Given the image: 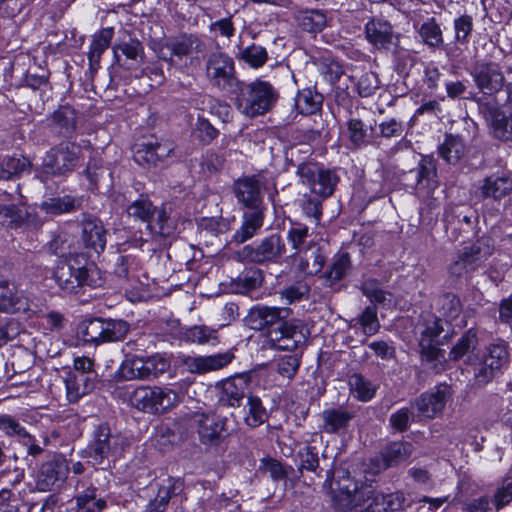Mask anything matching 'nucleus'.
<instances>
[{
    "label": "nucleus",
    "mask_w": 512,
    "mask_h": 512,
    "mask_svg": "<svg viewBox=\"0 0 512 512\" xmlns=\"http://www.w3.org/2000/svg\"><path fill=\"white\" fill-rule=\"evenodd\" d=\"M296 21L301 29L309 33L321 32L327 25L325 13L316 9L299 11Z\"/></svg>",
    "instance_id": "nucleus-44"
},
{
    "label": "nucleus",
    "mask_w": 512,
    "mask_h": 512,
    "mask_svg": "<svg viewBox=\"0 0 512 512\" xmlns=\"http://www.w3.org/2000/svg\"><path fill=\"white\" fill-rule=\"evenodd\" d=\"M478 343L477 331L473 328L467 330L452 347L449 352V359L457 361L464 357L469 351L474 350Z\"/></svg>",
    "instance_id": "nucleus-49"
},
{
    "label": "nucleus",
    "mask_w": 512,
    "mask_h": 512,
    "mask_svg": "<svg viewBox=\"0 0 512 512\" xmlns=\"http://www.w3.org/2000/svg\"><path fill=\"white\" fill-rule=\"evenodd\" d=\"M154 51L160 60L182 72H187L190 66L200 63L205 52V44L194 35H183L157 44Z\"/></svg>",
    "instance_id": "nucleus-3"
},
{
    "label": "nucleus",
    "mask_w": 512,
    "mask_h": 512,
    "mask_svg": "<svg viewBox=\"0 0 512 512\" xmlns=\"http://www.w3.org/2000/svg\"><path fill=\"white\" fill-rule=\"evenodd\" d=\"M53 121L66 132H71L76 126L75 110L70 106H61L53 113Z\"/></svg>",
    "instance_id": "nucleus-62"
},
{
    "label": "nucleus",
    "mask_w": 512,
    "mask_h": 512,
    "mask_svg": "<svg viewBox=\"0 0 512 512\" xmlns=\"http://www.w3.org/2000/svg\"><path fill=\"white\" fill-rule=\"evenodd\" d=\"M114 57L117 62L126 69H134L144 62L145 52L143 44L130 35L123 32L122 37L113 46Z\"/></svg>",
    "instance_id": "nucleus-21"
},
{
    "label": "nucleus",
    "mask_w": 512,
    "mask_h": 512,
    "mask_svg": "<svg viewBox=\"0 0 512 512\" xmlns=\"http://www.w3.org/2000/svg\"><path fill=\"white\" fill-rule=\"evenodd\" d=\"M75 504V512H102L107 507L106 500L94 487L78 492Z\"/></svg>",
    "instance_id": "nucleus-42"
},
{
    "label": "nucleus",
    "mask_w": 512,
    "mask_h": 512,
    "mask_svg": "<svg viewBox=\"0 0 512 512\" xmlns=\"http://www.w3.org/2000/svg\"><path fill=\"white\" fill-rule=\"evenodd\" d=\"M478 104L493 137L503 142L512 141V117L507 116L492 98H479Z\"/></svg>",
    "instance_id": "nucleus-16"
},
{
    "label": "nucleus",
    "mask_w": 512,
    "mask_h": 512,
    "mask_svg": "<svg viewBox=\"0 0 512 512\" xmlns=\"http://www.w3.org/2000/svg\"><path fill=\"white\" fill-rule=\"evenodd\" d=\"M240 58L253 68L262 67L267 59V50L256 44H251L240 51Z\"/></svg>",
    "instance_id": "nucleus-58"
},
{
    "label": "nucleus",
    "mask_w": 512,
    "mask_h": 512,
    "mask_svg": "<svg viewBox=\"0 0 512 512\" xmlns=\"http://www.w3.org/2000/svg\"><path fill=\"white\" fill-rule=\"evenodd\" d=\"M127 213L129 216L148 224L156 213V208L149 199L141 197L128 206Z\"/></svg>",
    "instance_id": "nucleus-56"
},
{
    "label": "nucleus",
    "mask_w": 512,
    "mask_h": 512,
    "mask_svg": "<svg viewBox=\"0 0 512 512\" xmlns=\"http://www.w3.org/2000/svg\"><path fill=\"white\" fill-rule=\"evenodd\" d=\"M413 446L409 442H393L389 444L381 453L372 459V470L378 473L399 463L406 461L412 454Z\"/></svg>",
    "instance_id": "nucleus-25"
},
{
    "label": "nucleus",
    "mask_w": 512,
    "mask_h": 512,
    "mask_svg": "<svg viewBox=\"0 0 512 512\" xmlns=\"http://www.w3.org/2000/svg\"><path fill=\"white\" fill-rule=\"evenodd\" d=\"M82 160V148L73 141H63L47 151L43 166L47 173L54 176H66Z\"/></svg>",
    "instance_id": "nucleus-7"
},
{
    "label": "nucleus",
    "mask_w": 512,
    "mask_h": 512,
    "mask_svg": "<svg viewBox=\"0 0 512 512\" xmlns=\"http://www.w3.org/2000/svg\"><path fill=\"white\" fill-rule=\"evenodd\" d=\"M31 161L24 156L5 155L0 158V180L8 181L31 173Z\"/></svg>",
    "instance_id": "nucleus-32"
},
{
    "label": "nucleus",
    "mask_w": 512,
    "mask_h": 512,
    "mask_svg": "<svg viewBox=\"0 0 512 512\" xmlns=\"http://www.w3.org/2000/svg\"><path fill=\"white\" fill-rule=\"evenodd\" d=\"M351 268L350 256L347 252L338 253L334 256L330 268L325 272V277L330 284L340 281Z\"/></svg>",
    "instance_id": "nucleus-50"
},
{
    "label": "nucleus",
    "mask_w": 512,
    "mask_h": 512,
    "mask_svg": "<svg viewBox=\"0 0 512 512\" xmlns=\"http://www.w3.org/2000/svg\"><path fill=\"white\" fill-rule=\"evenodd\" d=\"M349 385L352 394L362 402L370 401L376 392V387L360 374L352 375Z\"/></svg>",
    "instance_id": "nucleus-51"
},
{
    "label": "nucleus",
    "mask_w": 512,
    "mask_h": 512,
    "mask_svg": "<svg viewBox=\"0 0 512 512\" xmlns=\"http://www.w3.org/2000/svg\"><path fill=\"white\" fill-rule=\"evenodd\" d=\"M103 324V343L119 341L123 339L129 331V325L123 320L102 319Z\"/></svg>",
    "instance_id": "nucleus-53"
},
{
    "label": "nucleus",
    "mask_w": 512,
    "mask_h": 512,
    "mask_svg": "<svg viewBox=\"0 0 512 512\" xmlns=\"http://www.w3.org/2000/svg\"><path fill=\"white\" fill-rule=\"evenodd\" d=\"M300 365L301 357L297 354L282 356L275 360L277 373L288 381H291L295 377Z\"/></svg>",
    "instance_id": "nucleus-54"
},
{
    "label": "nucleus",
    "mask_w": 512,
    "mask_h": 512,
    "mask_svg": "<svg viewBox=\"0 0 512 512\" xmlns=\"http://www.w3.org/2000/svg\"><path fill=\"white\" fill-rule=\"evenodd\" d=\"M128 445V440L121 433H112L106 423L95 426L87 453L95 465H101L110 458L119 456Z\"/></svg>",
    "instance_id": "nucleus-6"
},
{
    "label": "nucleus",
    "mask_w": 512,
    "mask_h": 512,
    "mask_svg": "<svg viewBox=\"0 0 512 512\" xmlns=\"http://www.w3.org/2000/svg\"><path fill=\"white\" fill-rule=\"evenodd\" d=\"M450 397V387L447 384H439L417 397L412 407L417 410L418 418L432 420L442 414Z\"/></svg>",
    "instance_id": "nucleus-17"
},
{
    "label": "nucleus",
    "mask_w": 512,
    "mask_h": 512,
    "mask_svg": "<svg viewBox=\"0 0 512 512\" xmlns=\"http://www.w3.org/2000/svg\"><path fill=\"white\" fill-rule=\"evenodd\" d=\"M263 219L261 209H252V211L244 213L242 224L233 234L232 242L242 244L254 237L263 226Z\"/></svg>",
    "instance_id": "nucleus-34"
},
{
    "label": "nucleus",
    "mask_w": 512,
    "mask_h": 512,
    "mask_svg": "<svg viewBox=\"0 0 512 512\" xmlns=\"http://www.w3.org/2000/svg\"><path fill=\"white\" fill-rule=\"evenodd\" d=\"M182 489L183 482L181 479L173 477L162 479L158 484L156 497L147 504L145 512H165L169 500L178 495Z\"/></svg>",
    "instance_id": "nucleus-29"
},
{
    "label": "nucleus",
    "mask_w": 512,
    "mask_h": 512,
    "mask_svg": "<svg viewBox=\"0 0 512 512\" xmlns=\"http://www.w3.org/2000/svg\"><path fill=\"white\" fill-rule=\"evenodd\" d=\"M147 228L157 236L167 237L173 232L172 222L169 220L165 210H159L157 212L156 220L149 222Z\"/></svg>",
    "instance_id": "nucleus-64"
},
{
    "label": "nucleus",
    "mask_w": 512,
    "mask_h": 512,
    "mask_svg": "<svg viewBox=\"0 0 512 512\" xmlns=\"http://www.w3.org/2000/svg\"><path fill=\"white\" fill-rule=\"evenodd\" d=\"M65 384L67 399L71 403L77 402L95 386L94 378L85 373H70L65 380Z\"/></svg>",
    "instance_id": "nucleus-37"
},
{
    "label": "nucleus",
    "mask_w": 512,
    "mask_h": 512,
    "mask_svg": "<svg viewBox=\"0 0 512 512\" xmlns=\"http://www.w3.org/2000/svg\"><path fill=\"white\" fill-rule=\"evenodd\" d=\"M232 358L233 355L230 353L187 357L184 365L190 373L205 374L222 369L232 361Z\"/></svg>",
    "instance_id": "nucleus-28"
},
{
    "label": "nucleus",
    "mask_w": 512,
    "mask_h": 512,
    "mask_svg": "<svg viewBox=\"0 0 512 512\" xmlns=\"http://www.w3.org/2000/svg\"><path fill=\"white\" fill-rule=\"evenodd\" d=\"M298 259V269L306 275L319 273L325 264V255L322 249L316 244H311L302 251L300 255L294 256Z\"/></svg>",
    "instance_id": "nucleus-33"
},
{
    "label": "nucleus",
    "mask_w": 512,
    "mask_h": 512,
    "mask_svg": "<svg viewBox=\"0 0 512 512\" xmlns=\"http://www.w3.org/2000/svg\"><path fill=\"white\" fill-rule=\"evenodd\" d=\"M324 97L315 88L307 87L300 90L295 98V105L299 113L312 115L321 110Z\"/></svg>",
    "instance_id": "nucleus-41"
},
{
    "label": "nucleus",
    "mask_w": 512,
    "mask_h": 512,
    "mask_svg": "<svg viewBox=\"0 0 512 512\" xmlns=\"http://www.w3.org/2000/svg\"><path fill=\"white\" fill-rule=\"evenodd\" d=\"M286 253V245L279 234H271L259 242L243 246L236 253L238 260L263 264L277 263Z\"/></svg>",
    "instance_id": "nucleus-9"
},
{
    "label": "nucleus",
    "mask_w": 512,
    "mask_h": 512,
    "mask_svg": "<svg viewBox=\"0 0 512 512\" xmlns=\"http://www.w3.org/2000/svg\"><path fill=\"white\" fill-rule=\"evenodd\" d=\"M113 35V28L107 27L101 29L93 36L88 51L90 69L97 70L99 68L102 54L109 48Z\"/></svg>",
    "instance_id": "nucleus-38"
},
{
    "label": "nucleus",
    "mask_w": 512,
    "mask_h": 512,
    "mask_svg": "<svg viewBox=\"0 0 512 512\" xmlns=\"http://www.w3.org/2000/svg\"><path fill=\"white\" fill-rule=\"evenodd\" d=\"M232 93H235V108L247 118L265 115L272 110L279 98L277 89L263 80L240 82Z\"/></svg>",
    "instance_id": "nucleus-2"
},
{
    "label": "nucleus",
    "mask_w": 512,
    "mask_h": 512,
    "mask_svg": "<svg viewBox=\"0 0 512 512\" xmlns=\"http://www.w3.org/2000/svg\"><path fill=\"white\" fill-rule=\"evenodd\" d=\"M95 274L97 272L81 263L79 257H69L57 265L54 278L62 291L76 294L84 286L95 287L98 285L94 278Z\"/></svg>",
    "instance_id": "nucleus-5"
},
{
    "label": "nucleus",
    "mask_w": 512,
    "mask_h": 512,
    "mask_svg": "<svg viewBox=\"0 0 512 512\" xmlns=\"http://www.w3.org/2000/svg\"><path fill=\"white\" fill-rule=\"evenodd\" d=\"M291 314V309L288 307H276L266 305L253 306L245 320L249 328L255 331H262L271 327L280 321L287 319Z\"/></svg>",
    "instance_id": "nucleus-22"
},
{
    "label": "nucleus",
    "mask_w": 512,
    "mask_h": 512,
    "mask_svg": "<svg viewBox=\"0 0 512 512\" xmlns=\"http://www.w3.org/2000/svg\"><path fill=\"white\" fill-rule=\"evenodd\" d=\"M249 386L247 375L228 378L221 383L219 401L229 407H239Z\"/></svg>",
    "instance_id": "nucleus-26"
},
{
    "label": "nucleus",
    "mask_w": 512,
    "mask_h": 512,
    "mask_svg": "<svg viewBox=\"0 0 512 512\" xmlns=\"http://www.w3.org/2000/svg\"><path fill=\"white\" fill-rule=\"evenodd\" d=\"M510 358L509 344L504 340L490 343L475 366V379L479 384H487L497 373L508 365Z\"/></svg>",
    "instance_id": "nucleus-10"
},
{
    "label": "nucleus",
    "mask_w": 512,
    "mask_h": 512,
    "mask_svg": "<svg viewBox=\"0 0 512 512\" xmlns=\"http://www.w3.org/2000/svg\"><path fill=\"white\" fill-rule=\"evenodd\" d=\"M455 40L459 43H467L473 30V18L463 14L454 19Z\"/></svg>",
    "instance_id": "nucleus-60"
},
{
    "label": "nucleus",
    "mask_w": 512,
    "mask_h": 512,
    "mask_svg": "<svg viewBox=\"0 0 512 512\" xmlns=\"http://www.w3.org/2000/svg\"><path fill=\"white\" fill-rule=\"evenodd\" d=\"M0 311L4 313H36L29 298L24 291L18 289L16 284L0 276Z\"/></svg>",
    "instance_id": "nucleus-19"
},
{
    "label": "nucleus",
    "mask_w": 512,
    "mask_h": 512,
    "mask_svg": "<svg viewBox=\"0 0 512 512\" xmlns=\"http://www.w3.org/2000/svg\"><path fill=\"white\" fill-rule=\"evenodd\" d=\"M308 330L300 320L283 321L267 333L270 348L280 351H296L308 338Z\"/></svg>",
    "instance_id": "nucleus-14"
},
{
    "label": "nucleus",
    "mask_w": 512,
    "mask_h": 512,
    "mask_svg": "<svg viewBox=\"0 0 512 512\" xmlns=\"http://www.w3.org/2000/svg\"><path fill=\"white\" fill-rule=\"evenodd\" d=\"M69 466L67 460L62 457H55L45 462L37 476V487L41 491H49L58 488L67 478Z\"/></svg>",
    "instance_id": "nucleus-23"
},
{
    "label": "nucleus",
    "mask_w": 512,
    "mask_h": 512,
    "mask_svg": "<svg viewBox=\"0 0 512 512\" xmlns=\"http://www.w3.org/2000/svg\"><path fill=\"white\" fill-rule=\"evenodd\" d=\"M416 185L415 190L419 197H432L434 191L439 186L436 160L433 156H422L415 170Z\"/></svg>",
    "instance_id": "nucleus-24"
},
{
    "label": "nucleus",
    "mask_w": 512,
    "mask_h": 512,
    "mask_svg": "<svg viewBox=\"0 0 512 512\" xmlns=\"http://www.w3.org/2000/svg\"><path fill=\"white\" fill-rule=\"evenodd\" d=\"M418 34L427 46L438 48L443 45L442 30L436 19L431 17L424 21L419 27Z\"/></svg>",
    "instance_id": "nucleus-47"
},
{
    "label": "nucleus",
    "mask_w": 512,
    "mask_h": 512,
    "mask_svg": "<svg viewBox=\"0 0 512 512\" xmlns=\"http://www.w3.org/2000/svg\"><path fill=\"white\" fill-rule=\"evenodd\" d=\"M348 138L354 148H362L368 145V128L360 120L352 118L347 122Z\"/></svg>",
    "instance_id": "nucleus-52"
},
{
    "label": "nucleus",
    "mask_w": 512,
    "mask_h": 512,
    "mask_svg": "<svg viewBox=\"0 0 512 512\" xmlns=\"http://www.w3.org/2000/svg\"><path fill=\"white\" fill-rule=\"evenodd\" d=\"M82 240L87 249L96 253L104 251L107 242V232L101 220L87 217L82 223Z\"/></svg>",
    "instance_id": "nucleus-30"
},
{
    "label": "nucleus",
    "mask_w": 512,
    "mask_h": 512,
    "mask_svg": "<svg viewBox=\"0 0 512 512\" xmlns=\"http://www.w3.org/2000/svg\"><path fill=\"white\" fill-rule=\"evenodd\" d=\"M206 75L213 86L220 90L232 92L240 83L236 78L233 59L224 52L209 55L206 63Z\"/></svg>",
    "instance_id": "nucleus-15"
},
{
    "label": "nucleus",
    "mask_w": 512,
    "mask_h": 512,
    "mask_svg": "<svg viewBox=\"0 0 512 512\" xmlns=\"http://www.w3.org/2000/svg\"><path fill=\"white\" fill-rule=\"evenodd\" d=\"M297 174L301 182L307 185L311 192L322 197H330L339 182V176L316 163H304L298 166Z\"/></svg>",
    "instance_id": "nucleus-13"
},
{
    "label": "nucleus",
    "mask_w": 512,
    "mask_h": 512,
    "mask_svg": "<svg viewBox=\"0 0 512 512\" xmlns=\"http://www.w3.org/2000/svg\"><path fill=\"white\" fill-rule=\"evenodd\" d=\"M480 192L484 198L501 200L512 192V175L497 173L487 176L480 186Z\"/></svg>",
    "instance_id": "nucleus-31"
},
{
    "label": "nucleus",
    "mask_w": 512,
    "mask_h": 512,
    "mask_svg": "<svg viewBox=\"0 0 512 512\" xmlns=\"http://www.w3.org/2000/svg\"><path fill=\"white\" fill-rule=\"evenodd\" d=\"M440 156L449 164H456L464 156L465 144L454 135H446L444 142L438 147Z\"/></svg>",
    "instance_id": "nucleus-45"
},
{
    "label": "nucleus",
    "mask_w": 512,
    "mask_h": 512,
    "mask_svg": "<svg viewBox=\"0 0 512 512\" xmlns=\"http://www.w3.org/2000/svg\"><path fill=\"white\" fill-rule=\"evenodd\" d=\"M190 421L204 446H218L229 435L228 419L215 412H194Z\"/></svg>",
    "instance_id": "nucleus-8"
},
{
    "label": "nucleus",
    "mask_w": 512,
    "mask_h": 512,
    "mask_svg": "<svg viewBox=\"0 0 512 512\" xmlns=\"http://www.w3.org/2000/svg\"><path fill=\"white\" fill-rule=\"evenodd\" d=\"M132 407L153 415L164 414L181 401L180 394L167 386H140L129 397Z\"/></svg>",
    "instance_id": "nucleus-4"
},
{
    "label": "nucleus",
    "mask_w": 512,
    "mask_h": 512,
    "mask_svg": "<svg viewBox=\"0 0 512 512\" xmlns=\"http://www.w3.org/2000/svg\"><path fill=\"white\" fill-rule=\"evenodd\" d=\"M103 324L102 319L94 318L82 322L78 329V334L83 342L100 344L103 343Z\"/></svg>",
    "instance_id": "nucleus-48"
},
{
    "label": "nucleus",
    "mask_w": 512,
    "mask_h": 512,
    "mask_svg": "<svg viewBox=\"0 0 512 512\" xmlns=\"http://www.w3.org/2000/svg\"><path fill=\"white\" fill-rule=\"evenodd\" d=\"M354 417V412L341 407L329 408L321 413L323 429L326 433H337L340 430H345Z\"/></svg>",
    "instance_id": "nucleus-35"
},
{
    "label": "nucleus",
    "mask_w": 512,
    "mask_h": 512,
    "mask_svg": "<svg viewBox=\"0 0 512 512\" xmlns=\"http://www.w3.org/2000/svg\"><path fill=\"white\" fill-rule=\"evenodd\" d=\"M81 205L80 199H77L70 195H64L62 197H51L46 199L41 204V210L46 214L60 215L63 213H70L78 209Z\"/></svg>",
    "instance_id": "nucleus-43"
},
{
    "label": "nucleus",
    "mask_w": 512,
    "mask_h": 512,
    "mask_svg": "<svg viewBox=\"0 0 512 512\" xmlns=\"http://www.w3.org/2000/svg\"><path fill=\"white\" fill-rule=\"evenodd\" d=\"M319 70L324 79L331 84H335L344 73L339 62L326 57L321 59Z\"/></svg>",
    "instance_id": "nucleus-61"
},
{
    "label": "nucleus",
    "mask_w": 512,
    "mask_h": 512,
    "mask_svg": "<svg viewBox=\"0 0 512 512\" xmlns=\"http://www.w3.org/2000/svg\"><path fill=\"white\" fill-rule=\"evenodd\" d=\"M462 310L461 302L458 296L447 293L440 298L441 314L452 320L458 317Z\"/></svg>",
    "instance_id": "nucleus-63"
},
{
    "label": "nucleus",
    "mask_w": 512,
    "mask_h": 512,
    "mask_svg": "<svg viewBox=\"0 0 512 512\" xmlns=\"http://www.w3.org/2000/svg\"><path fill=\"white\" fill-rule=\"evenodd\" d=\"M361 290L374 304L383 307H389L393 302V296L390 292L381 288V284L376 279H367L362 283Z\"/></svg>",
    "instance_id": "nucleus-46"
},
{
    "label": "nucleus",
    "mask_w": 512,
    "mask_h": 512,
    "mask_svg": "<svg viewBox=\"0 0 512 512\" xmlns=\"http://www.w3.org/2000/svg\"><path fill=\"white\" fill-rule=\"evenodd\" d=\"M337 489L350 508L363 507L373 512H387L400 509L404 502L401 493L375 494L371 484L359 486L348 473L338 481Z\"/></svg>",
    "instance_id": "nucleus-1"
},
{
    "label": "nucleus",
    "mask_w": 512,
    "mask_h": 512,
    "mask_svg": "<svg viewBox=\"0 0 512 512\" xmlns=\"http://www.w3.org/2000/svg\"><path fill=\"white\" fill-rule=\"evenodd\" d=\"M0 431L8 437H18L29 441L32 438L19 420L9 414L0 415Z\"/></svg>",
    "instance_id": "nucleus-55"
},
{
    "label": "nucleus",
    "mask_w": 512,
    "mask_h": 512,
    "mask_svg": "<svg viewBox=\"0 0 512 512\" xmlns=\"http://www.w3.org/2000/svg\"><path fill=\"white\" fill-rule=\"evenodd\" d=\"M445 325L448 326V322L436 316H429L418 325L419 346L421 347L422 356L426 360L435 361L443 358V350L437 346L447 343L451 338L448 333L440 338L441 333L445 331Z\"/></svg>",
    "instance_id": "nucleus-12"
},
{
    "label": "nucleus",
    "mask_w": 512,
    "mask_h": 512,
    "mask_svg": "<svg viewBox=\"0 0 512 512\" xmlns=\"http://www.w3.org/2000/svg\"><path fill=\"white\" fill-rule=\"evenodd\" d=\"M366 37L377 48H388L392 43V26L386 21L372 20L366 24Z\"/></svg>",
    "instance_id": "nucleus-40"
},
{
    "label": "nucleus",
    "mask_w": 512,
    "mask_h": 512,
    "mask_svg": "<svg viewBox=\"0 0 512 512\" xmlns=\"http://www.w3.org/2000/svg\"><path fill=\"white\" fill-rule=\"evenodd\" d=\"M20 479H16L9 487L0 489V512H30L18 490Z\"/></svg>",
    "instance_id": "nucleus-36"
},
{
    "label": "nucleus",
    "mask_w": 512,
    "mask_h": 512,
    "mask_svg": "<svg viewBox=\"0 0 512 512\" xmlns=\"http://www.w3.org/2000/svg\"><path fill=\"white\" fill-rule=\"evenodd\" d=\"M475 85L484 94L492 95L504 86L505 77L497 63L478 61L469 71Z\"/></svg>",
    "instance_id": "nucleus-18"
},
{
    "label": "nucleus",
    "mask_w": 512,
    "mask_h": 512,
    "mask_svg": "<svg viewBox=\"0 0 512 512\" xmlns=\"http://www.w3.org/2000/svg\"><path fill=\"white\" fill-rule=\"evenodd\" d=\"M263 282L262 272L259 269H250L241 273L236 281L238 291L247 294L260 287Z\"/></svg>",
    "instance_id": "nucleus-57"
},
{
    "label": "nucleus",
    "mask_w": 512,
    "mask_h": 512,
    "mask_svg": "<svg viewBox=\"0 0 512 512\" xmlns=\"http://www.w3.org/2000/svg\"><path fill=\"white\" fill-rule=\"evenodd\" d=\"M493 249L490 239L486 237H481L475 242L465 245L451 264V273L461 276L476 271L492 255Z\"/></svg>",
    "instance_id": "nucleus-11"
},
{
    "label": "nucleus",
    "mask_w": 512,
    "mask_h": 512,
    "mask_svg": "<svg viewBox=\"0 0 512 512\" xmlns=\"http://www.w3.org/2000/svg\"><path fill=\"white\" fill-rule=\"evenodd\" d=\"M234 193L237 200L251 209H261V185L255 176L238 179L234 183Z\"/></svg>",
    "instance_id": "nucleus-27"
},
{
    "label": "nucleus",
    "mask_w": 512,
    "mask_h": 512,
    "mask_svg": "<svg viewBox=\"0 0 512 512\" xmlns=\"http://www.w3.org/2000/svg\"><path fill=\"white\" fill-rule=\"evenodd\" d=\"M309 235V228L306 225L296 223L287 231V240L292 249L295 250L294 256L300 255L306 247L304 244Z\"/></svg>",
    "instance_id": "nucleus-59"
},
{
    "label": "nucleus",
    "mask_w": 512,
    "mask_h": 512,
    "mask_svg": "<svg viewBox=\"0 0 512 512\" xmlns=\"http://www.w3.org/2000/svg\"><path fill=\"white\" fill-rule=\"evenodd\" d=\"M243 414L245 424L251 428L259 427L269 418V413L260 397L252 394L247 396L246 404L243 407Z\"/></svg>",
    "instance_id": "nucleus-39"
},
{
    "label": "nucleus",
    "mask_w": 512,
    "mask_h": 512,
    "mask_svg": "<svg viewBox=\"0 0 512 512\" xmlns=\"http://www.w3.org/2000/svg\"><path fill=\"white\" fill-rule=\"evenodd\" d=\"M0 223L13 229L37 228L41 225L35 209L22 201L17 205L0 204Z\"/></svg>",
    "instance_id": "nucleus-20"
}]
</instances>
